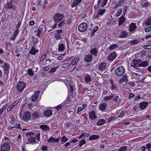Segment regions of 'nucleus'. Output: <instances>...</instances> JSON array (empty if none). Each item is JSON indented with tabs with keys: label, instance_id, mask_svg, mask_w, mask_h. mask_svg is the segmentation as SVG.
Listing matches in <instances>:
<instances>
[{
	"label": "nucleus",
	"instance_id": "1",
	"mask_svg": "<svg viewBox=\"0 0 151 151\" xmlns=\"http://www.w3.org/2000/svg\"><path fill=\"white\" fill-rule=\"evenodd\" d=\"M125 71V69L124 67L120 66L116 69L115 73L117 76H121L124 74Z\"/></svg>",
	"mask_w": 151,
	"mask_h": 151
},
{
	"label": "nucleus",
	"instance_id": "2",
	"mask_svg": "<svg viewBox=\"0 0 151 151\" xmlns=\"http://www.w3.org/2000/svg\"><path fill=\"white\" fill-rule=\"evenodd\" d=\"M64 16L63 15L61 14H55L53 17L55 22L58 23L62 21Z\"/></svg>",
	"mask_w": 151,
	"mask_h": 151
},
{
	"label": "nucleus",
	"instance_id": "3",
	"mask_svg": "<svg viewBox=\"0 0 151 151\" xmlns=\"http://www.w3.org/2000/svg\"><path fill=\"white\" fill-rule=\"evenodd\" d=\"M26 87V84L23 81L19 82L17 85V89L19 92H22Z\"/></svg>",
	"mask_w": 151,
	"mask_h": 151
},
{
	"label": "nucleus",
	"instance_id": "4",
	"mask_svg": "<svg viewBox=\"0 0 151 151\" xmlns=\"http://www.w3.org/2000/svg\"><path fill=\"white\" fill-rule=\"evenodd\" d=\"M14 1L11 0L5 6V8L7 9H11L13 11H15L16 9V6L14 5L13 3Z\"/></svg>",
	"mask_w": 151,
	"mask_h": 151
},
{
	"label": "nucleus",
	"instance_id": "5",
	"mask_svg": "<svg viewBox=\"0 0 151 151\" xmlns=\"http://www.w3.org/2000/svg\"><path fill=\"white\" fill-rule=\"evenodd\" d=\"M87 24L86 23H82L79 26L78 29L79 31L81 32H85L87 28Z\"/></svg>",
	"mask_w": 151,
	"mask_h": 151
},
{
	"label": "nucleus",
	"instance_id": "6",
	"mask_svg": "<svg viewBox=\"0 0 151 151\" xmlns=\"http://www.w3.org/2000/svg\"><path fill=\"white\" fill-rule=\"evenodd\" d=\"M1 151H10V146L8 142H5L2 145L1 148Z\"/></svg>",
	"mask_w": 151,
	"mask_h": 151
},
{
	"label": "nucleus",
	"instance_id": "7",
	"mask_svg": "<svg viewBox=\"0 0 151 151\" xmlns=\"http://www.w3.org/2000/svg\"><path fill=\"white\" fill-rule=\"evenodd\" d=\"M133 62H132L131 64V66L134 68L137 69L138 68L139 64L141 62V60H132Z\"/></svg>",
	"mask_w": 151,
	"mask_h": 151
},
{
	"label": "nucleus",
	"instance_id": "8",
	"mask_svg": "<svg viewBox=\"0 0 151 151\" xmlns=\"http://www.w3.org/2000/svg\"><path fill=\"white\" fill-rule=\"evenodd\" d=\"M2 67L3 68V70L4 71V74H6L8 75V71L9 70V64L7 63H4L3 66Z\"/></svg>",
	"mask_w": 151,
	"mask_h": 151
},
{
	"label": "nucleus",
	"instance_id": "9",
	"mask_svg": "<svg viewBox=\"0 0 151 151\" xmlns=\"http://www.w3.org/2000/svg\"><path fill=\"white\" fill-rule=\"evenodd\" d=\"M31 118L30 113L28 111H27L24 114L22 117L23 120L24 121H27L29 120Z\"/></svg>",
	"mask_w": 151,
	"mask_h": 151
},
{
	"label": "nucleus",
	"instance_id": "10",
	"mask_svg": "<svg viewBox=\"0 0 151 151\" xmlns=\"http://www.w3.org/2000/svg\"><path fill=\"white\" fill-rule=\"evenodd\" d=\"M148 103L147 102H143L140 103L139 107L141 110H144L147 107Z\"/></svg>",
	"mask_w": 151,
	"mask_h": 151
},
{
	"label": "nucleus",
	"instance_id": "11",
	"mask_svg": "<svg viewBox=\"0 0 151 151\" xmlns=\"http://www.w3.org/2000/svg\"><path fill=\"white\" fill-rule=\"evenodd\" d=\"M89 119L92 120H94L97 117L94 111H91L89 113Z\"/></svg>",
	"mask_w": 151,
	"mask_h": 151
},
{
	"label": "nucleus",
	"instance_id": "12",
	"mask_svg": "<svg viewBox=\"0 0 151 151\" xmlns=\"http://www.w3.org/2000/svg\"><path fill=\"white\" fill-rule=\"evenodd\" d=\"M39 93V91H37L35 92V94L32 96V101H34L37 99Z\"/></svg>",
	"mask_w": 151,
	"mask_h": 151
},
{
	"label": "nucleus",
	"instance_id": "13",
	"mask_svg": "<svg viewBox=\"0 0 151 151\" xmlns=\"http://www.w3.org/2000/svg\"><path fill=\"white\" fill-rule=\"evenodd\" d=\"M119 81L120 83H122L124 82H127V76L126 75H124L122 76V77L119 79Z\"/></svg>",
	"mask_w": 151,
	"mask_h": 151
},
{
	"label": "nucleus",
	"instance_id": "14",
	"mask_svg": "<svg viewBox=\"0 0 151 151\" xmlns=\"http://www.w3.org/2000/svg\"><path fill=\"white\" fill-rule=\"evenodd\" d=\"M116 55L114 52H112L110 54L108 57V59L109 60L112 61L116 57Z\"/></svg>",
	"mask_w": 151,
	"mask_h": 151
},
{
	"label": "nucleus",
	"instance_id": "15",
	"mask_svg": "<svg viewBox=\"0 0 151 151\" xmlns=\"http://www.w3.org/2000/svg\"><path fill=\"white\" fill-rule=\"evenodd\" d=\"M99 68L101 70H104L106 68V64L105 63H100L99 65Z\"/></svg>",
	"mask_w": 151,
	"mask_h": 151
},
{
	"label": "nucleus",
	"instance_id": "16",
	"mask_svg": "<svg viewBox=\"0 0 151 151\" xmlns=\"http://www.w3.org/2000/svg\"><path fill=\"white\" fill-rule=\"evenodd\" d=\"M136 28L135 24L134 23H132L129 24V30L132 32L134 31Z\"/></svg>",
	"mask_w": 151,
	"mask_h": 151
},
{
	"label": "nucleus",
	"instance_id": "17",
	"mask_svg": "<svg viewBox=\"0 0 151 151\" xmlns=\"http://www.w3.org/2000/svg\"><path fill=\"white\" fill-rule=\"evenodd\" d=\"M92 55H86L84 58V60L87 62H90L92 60Z\"/></svg>",
	"mask_w": 151,
	"mask_h": 151
},
{
	"label": "nucleus",
	"instance_id": "18",
	"mask_svg": "<svg viewBox=\"0 0 151 151\" xmlns=\"http://www.w3.org/2000/svg\"><path fill=\"white\" fill-rule=\"evenodd\" d=\"M106 106L107 104L106 103H104L100 104L99 106L100 109L101 111L104 110L106 109Z\"/></svg>",
	"mask_w": 151,
	"mask_h": 151
},
{
	"label": "nucleus",
	"instance_id": "19",
	"mask_svg": "<svg viewBox=\"0 0 151 151\" xmlns=\"http://www.w3.org/2000/svg\"><path fill=\"white\" fill-rule=\"evenodd\" d=\"M38 50L35 49V47L33 46L30 50L29 52L33 55H35L38 52Z\"/></svg>",
	"mask_w": 151,
	"mask_h": 151
},
{
	"label": "nucleus",
	"instance_id": "20",
	"mask_svg": "<svg viewBox=\"0 0 151 151\" xmlns=\"http://www.w3.org/2000/svg\"><path fill=\"white\" fill-rule=\"evenodd\" d=\"M79 58L78 57H76L74 58L71 61V64L72 65H75L78 63L79 61Z\"/></svg>",
	"mask_w": 151,
	"mask_h": 151
},
{
	"label": "nucleus",
	"instance_id": "21",
	"mask_svg": "<svg viewBox=\"0 0 151 151\" xmlns=\"http://www.w3.org/2000/svg\"><path fill=\"white\" fill-rule=\"evenodd\" d=\"M52 114V111L51 110H47L44 112V115L46 116H51Z\"/></svg>",
	"mask_w": 151,
	"mask_h": 151
},
{
	"label": "nucleus",
	"instance_id": "22",
	"mask_svg": "<svg viewBox=\"0 0 151 151\" xmlns=\"http://www.w3.org/2000/svg\"><path fill=\"white\" fill-rule=\"evenodd\" d=\"M40 128L42 130H45L46 131H49L50 129L49 128L47 125H45L40 126Z\"/></svg>",
	"mask_w": 151,
	"mask_h": 151
},
{
	"label": "nucleus",
	"instance_id": "23",
	"mask_svg": "<svg viewBox=\"0 0 151 151\" xmlns=\"http://www.w3.org/2000/svg\"><path fill=\"white\" fill-rule=\"evenodd\" d=\"M82 0H75L71 4V6L72 7H74L76 5H77L78 3L81 2Z\"/></svg>",
	"mask_w": 151,
	"mask_h": 151
},
{
	"label": "nucleus",
	"instance_id": "24",
	"mask_svg": "<svg viewBox=\"0 0 151 151\" xmlns=\"http://www.w3.org/2000/svg\"><path fill=\"white\" fill-rule=\"evenodd\" d=\"M148 63L147 61H144L141 63H140L139 66V67H145L148 66Z\"/></svg>",
	"mask_w": 151,
	"mask_h": 151
},
{
	"label": "nucleus",
	"instance_id": "25",
	"mask_svg": "<svg viewBox=\"0 0 151 151\" xmlns=\"http://www.w3.org/2000/svg\"><path fill=\"white\" fill-rule=\"evenodd\" d=\"M32 116L34 119H36L39 117L40 114L37 112H35L33 113Z\"/></svg>",
	"mask_w": 151,
	"mask_h": 151
},
{
	"label": "nucleus",
	"instance_id": "26",
	"mask_svg": "<svg viewBox=\"0 0 151 151\" xmlns=\"http://www.w3.org/2000/svg\"><path fill=\"white\" fill-rule=\"evenodd\" d=\"M59 140V139H55V138H53L52 137H51L49 139L48 142L51 143L53 141H54L55 142H58Z\"/></svg>",
	"mask_w": 151,
	"mask_h": 151
},
{
	"label": "nucleus",
	"instance_id": "27",
	"mask_svg": "<svg viewBox=\"0 0 151 151\" xmlns=\"http://www.w3.org/2000/svg\"><path fill=\"white\" fill-rule=\"evenodd\" d=\"M106 122L105 120L103 119L99 120L97 122V125L99 126L101 125Z\"/></svg>",
	"mask_w": 151,
	"mask_h": 151
},
{
	"label": "nucleus",
	"instance_id": "28",
	"mask_svg": "<svg viewBox=\"0 0 151 151\" xmlns=\"http://www.w3.org/2000/svg\"><path fill=\"white\" fill-rule=\"evenodd\" d=\"M125 19L124 17L122 16L119 18V26L123 24L125 21Z\"/></svg>",
	"mask_w": 151,
	"mask_h": 151
},
{
	"label": "nucleus",
	"instance_id": "29",
	"mask_svg": "<svg viewBox=\"0 0 151 151\" xmlns=\"http://www.w3.org/2000/svg\"><path fill=\"white\" fill-rule=\"evenodd\" d=\"M99 137V136L97 135H93L92 136H90L89 138V139L90 140L96 139Z\"/></svg>",
	"mask_w": 151,
	"mask_h": 151
},
{
	"label": "nucleus",
	"instance_id": "30",
	"mask_svg": "<svg viewBox=\"0 0 151 151\" xmlns=\"http://www.w3.org/2000/svg\"><path fill=\"white\" fill-rule=\"evenodd\" d=\"M114 96V95L111 94V96H106L104 98V99L105 101H107L108 100H110L111 99H112Z\"/></svg>",
	"mask_w": 151,
	"mask_h": 151
},
{
	"label": "nucleus",
	"instance_id": "31",
	"mask_svg": "<svg viewBox=\"0 0 151 151\" xmlns=\"http://www.w3.org/2000/svg\"><path fill=\"white\" fill-rule=\"evenodd\" d=\"M90 132H88L87 133L85 132L84 133H82V134H81V135L80 136V137H79V138H82L83 137V136L88 137L90 135Z\"/></svg>",
	"mask_w": 151,
	"mask_h": 151
},
{
	"label": "nucleus",
	"instance_id": "32",
	"mask_svg": "<svg viewBox=\"0 0 151 151\" xmlns=\"http://www.w3.org/2000/svg\"><path fill=\"white\" fill-rule=\"evenodd\" d=\"M36 142V141L35 140V138L34 137H31L28 138V142L32 143L34 142Z\"/></svg>",
	"mask_w": 151,
	"mask_h": 151
},
{
	"label": "nucleus",
	"instance_id": "33",
	"mask_svg": "<svg viewBox=\"0 0 151 151\" xmlns=\"http://www.w3.org/2000/svg\"><path fill=\"white\" fill-rule=\"evenodd\" d=\"M145 24L147 25H151V17L148 19L145 22Z\"/></svg>",
	"mask_w": 151,
	"mask_h": 151
},
{
	"label": "nucleus",
	"instance_id": "34",
	"mask_svg": "<svg viewBox=\"0 0 151 151\" xmlns=\"http://www.w3.org/2000/svg\"><path fill=\"white\" fill-rule=\"evenodd\" d=\"M127 35V33L125 31H122L121 32V34L120 35V38H124L126 37Z\"/></svg>",
	"mask_w": 151,
	"mask_h": 151
},
{
	"label": "nucleus",
	"instance_id": "35",
	"mask_svg": "<svg viewBox=\"0 0 151 151\" xmlns=\"http://www.w3.org/2000/svg\"><path fill=\"white\" fill-rule=\"evenodd\" d=\"M91 53L94 55H96L97 53V49L96 48H93L91 51Z\"/></svg>",
	"mask_w": 151,
	"mask_h": 151
},
{
	"label": "nucleus",
	"instance_id": "36",
	"mask_svg": "<svg viewBox=\"0 0 151 151\" xmlns=\"http://www.w3.org/2000/svg\"><path fill=\"white\" fill-rule=\"evenodd\" d=\"M68 140V139L66 138L65 136H63L61 138V140L62 144H63L65 142H66Z\"/></svg>",
	"mask_w": 151,
	"mask_h": 151
},
{
	"label": "nucleus",
	"instance_id": "37",
	"mask_svg": "<svg viewBox=\"0 0 151 151\" xmlns=\"http://www.w3.org/2000/svg\"><path fill=\"white\" fill-rule=\"evenodd\" d=\"M118 47V45L115 44H113L111 45L109 47V49L110 50H113L115 48H116Z\"/></svg>",
	"mask_w": 151,
	"mask_h": 151
},
{
	"label": "nucleus",
	"instance_id": "38",
	"mask_svg": "<svg viewBox=\"0 0 151 151\" xmlns=\"http://www.w3.org/2000/svg\"><path fill=\"white\" fill-rule=\"evenodd\" d=\"M64 46L63 44H60L58 47V50L60 51H61L64 49Z\"/></svg>",
	"mask_w": 151,
	"mask_h": 151
},
{
	"label": "nucleus",
	"instance_id": "39",
	"mask_svg": "<svg viewBox=\"0 0 151 151\" xmlns=\"http://www.w3.org/2000/svg\"><path fill=\"white\" fill-rule=\"evenodd\" d=\"M84 80L86 81L87 83H88L91 81V78L89 76H87L85 77Z\"/></svg>",
	"mask_w": 151,
	"mask_h": 151
},
{
	"label": "nucleus",
	"instance_id": "40",
	"mask_svg": "<svg viewBox=\"0 0 151 151\" xmlns=\"http://www.w3.org/2000/svg\"><path fill=\"white\" fill-rule=\"evenodd\" d=\"M105 9H99L98 10V14L99 15H102V14L104 13Z\"/></svg>",
	"mask_w": 151,
	"mask_h": 151
},
{
	"label": "nucleus",
	"instance_id": "41",
	"mask_svg": "<svg viewBox=\"0 0 151 151\" xmlns=\"http://www.w3.org/2000/svg\"><path fill=\"white\" fill-rule=\"evenodd\" d=\"M55 36L57 40H59L60 39V35L58 33H55Z\"/></svg>",
	"mask_w": 151,
	"mask_h": 151
},
{
	"label": "nucleus",
	"instance_id": "42",
	"mask_svg": "<svg viewBox=\"0 0 151 151\" xmlns=\"http://www.w3.org/2000/svg\"><path fill=\"white\" fill-rule=\"evenodd\" d=\"M122 9H119L116 13V17H118L122 13Z\"/></svg>",
	"mask_w": 151,
	"mask_h": 151
},
{
	"label": "nucleus",
	"instance_id": "43",
	"mask_svg": "<svg viewBox=\"0 0 151 151\" xmlns=\"http://www.w3.org/2000/svg\"><path fill=\"white\" fill-rule=\"evenodd\" d=\"M70 65V64L66 63L63 65L62 67L63 68H68Z\"/></svg>",
	"mask_w": 151,
	"mask_h": 151
},
{
	"label": "nucleus",
	"instance_id": "44",
	"mask_svg": "<svg viewBox=\"0 0 151 151\" xmlns=\"http://www.w3.org/2000/svg\"><path fill=\"white\" fill-rule=\"evenodd\" d=\"M145 31L146 32H148L151 31V26L145 28Z\"/></svg>",
	"mask_w": 151,
	"mask_h": 151
},
{
	"label": "nucleus",
	"instance_id": "45",
	"mask_svg": "<svg viewBox=\"0 0 151 151\" xmlns=\"http://www.w3.org/2000/svg\"><path fill=\"white\" fill-rule=\"evenodd\" d=\"M86 142L85 141V140L83 139L81 140L80 142L79 143V145L80 147L82 146L83 145L85 144Z\"/></svg>",
	"mask_w": 151,
	"mask_h": 151
},
{
	"label": "nucleus",
	"instance_id": "46",
	"mask_svg": "<svg viewBox=\"0 0 151 151\" xmlns=\"http://www.w3.org/2000/svg\"><path fill=\"white\" fill-rule=\"evenodd\" d=\"M48 4V1L47 0H45L44 2H43V5L42 8L43 9H45V6L46 5Z\"/></svg>",
	"mask_w": 151,
	"mask_h": 151
},
{
	"label": "nucleus",
	"instance_id": "47",
	"mask_svg": "<svg viewBox=\"0 0 151 151\" xmlns=\"http://www.w3.org/2000/svg\"><path fill=\"white\" fill-rule=\"evenodd\" d=\"M139 42V41L137 40H134V41H132L130 42V43L131 44L133 45H136Z\"/></svg>",
	"mask_w": 151,
	"mask_h": 151
},
{
	"label": "nucleus",
	"instance_id": "48",
	"mask_svg": "<svg viewBox=\"0 0 151 151\" xmlns=\"http://www.w3.org/2000/svg\"><path fill=\"white\" fill-rule=\"evenodd\" d=\"M107 0H104L100 5L101 6H105L107 3Z\"/></svg>",
	"mask_w": 151,
	"mask_h": 151
},
{
	"label": "nucleus",
	"instance_id": "49",
	"mask_svg": "<svg viewBox=\"0 0 151 151\" xmlns=\"http://www.w3.org/2000/svg\"><path fill=\"white\" fill-rule=\"evenodd\" d=\"M126 146H124L121 147L120 148L119 150L118 151H126Z\"/></svg>",
	"mask_w": 151,
	"mask_h": 151
},
{
	"label": "nucleus",
	"instance_id": "50",
	"mask_svg": "<svg viewBox=\"0 0 151 151\" xmlns=\"http://www.w3.org/2000/svg\"><path fill=\"white\" fill-rule=\"evenodd\" d=\"M27 72L30 75L32 76L33 75V72L31 69H28Z\"/></svg>",
	"mask_w": 151,
	"mask_h": 151
},
{
	"label": "nucleus",
	"instance_id": "51",
	"mask_svg": "<svg viewBox=\"0 0 151 151\" xmlns=\"http://www.w3.org/2000/svg\"><path fill=\"white\" fill-rule=\"evenodd\" d=\"M47 146H42V150L43 151H46L47 150Z\"/></svg>",
	"mask_w": 151,
	"mask_h": 151
},
{
	"label": "nucleus",
	"instance_id": "52",
	"mask_svg": "<svg viewBox=\"0 0 151 151\" xmlns=\"http://www.w3.org/2000/svg\"><path fill=\"white\" fill-rule=\"evenodd\" d=\"M83 109L81 107H79L77 109V113H78L79 112L82 111V110H83Z\"/></svg>",
	"mask_w": 151,
	"mask_h": 151
},
{
	"label": "nucleus",
	"instance_id": "53",
	"mask_svg": "<svg viewBox=\"0 0 151 151\" xmlns=\"http://www.w3.org/2000/svg\"><path fill=\"white\" fill-rule=\"evenodd\" d=\"M19 30L17 29L16 31L14 32L13 34V36L14 37H16L18 32Z\"/></svg>",
	"mask_w": 151,
	"mask_h": 151
},
{
	"label": "nucleus",
	"instance_id": "54",
	"mask_svg": "<svg viewBox=\"0 0 151 151\" xmlns=\"http://www.w3.org/2000/svg\"><path fill=\"white\" fill-rule=\"evenodd\" d=\"M65 24V23L64 21H62L61 22H60V23L58 24V26L59 27H61V26L64 25Z\"/></svg>",
	"mask_w": 151,
	"mask_h": 151
},
{
	"label": "nucleus",
	"instance_id": "55",
	"mask_svg": "<svg viewBox=\"0 0 151 151\" xmlns=\"http://www.w3.org/2000/svg\"><path fill=\"white\" fill-rule=\"evenodd\" d=\"M57 68V67L52 68L50 70V72H54L56 70Z\"/></svg>",
	"mask_w": 151,
	"mask_h": 151
},
{
	"label": "nucleus",
	"instance_id": "56",
	"mask_svg": "<svg viewBox=\"0 0 151 151\" xmlns=\"http://www.w3.org/2000/svg\"><path fill=\"white\" fill-rule=\"evenodd\" d=\"M62 107V106L60 104L56 107H55L54 108H56L57 110L61 109Z\"/></svg>",
	"mask_w": 151,
	"mask_h": 151
},
{
	"label": "nucleus",
	"instance_id": "57",
	"mask_svg": "<svg viewBox=\"0 0 151 151\" xmlns=\"http://www.w3.org/2000/svg\"><path fill=\"white\" fill-rule=\"evenodd\" d=\"M125 114V112L124 111H122L121 114L119 115L118 117H123Z\"/></svg>",
	"mask_w": 151,
	"mask_h": 151
},
{
	"label": "nucleus",
	"instance_id": "58",
	"mask_svg": "<svg viewBox=\"0 0 151 151\" xmlns=\"http://www.w3.org/2000/svg\"><path fill=\"white\" fill-rule=\"evenodd\" d=\"M21 24V22H18V24L16 25V29H19V27L20 26Z\"/></svg>",
	"mask_w": 151,
	"mask_h": 151
},
{
	"label": "nucleus",
	"instance_id": "59",
	"mask_svg": "<svg viewBox=\"0 0 151 151\" xmlns=\"http://www.w3.org/2000/svg\"><path fill=\"white\" fill-rule=\"evenodd\" d=\"M145 77L142 78L140 80H138V82L143 83L144 82V80L145 79Z\"/></svg>",
	"mask_w": 151,
	"mask_h": 151
},
{
	"label": "nucleus",
	"instance_id": "60",
	"mask_svg": "<svg viewBox=\"0 0 151 151\" xmlns=\"http://www.w3.org/2000/svg\"><path fill=\"white\" fill-rule=\"evenodd\" d=\"M99 27L98 26H96L95 27V28L93 29V31L92 32H93V33H95L96 31L98 29Z\"/></svg>",
	"mask_w": 151,
	"mask_h": 151
},
{
	"label": "nucleus",
	"instance_id": "61",
	"mask_svg": "<svg viewBox=\"0 0 151 151\" xmlns=\"http://www.w3.org/2000/svg\"><path fill=\"white\" fill-rule=\"evenodd\" d=\"M151 147V145L150 143H148L146 145V148L148 150Z\"/></svg>",
	"mask_w": 151,
	"mask_h": 151
},
{
	"label": "nucleus",
	"instance_id": "62",
	"mask_svg": "<svg viewBox=\"0 0 151 151\" xmlns=\"http://www.w3.org/2000/svg\"><path fill=\"white\" fill-rule=\"evenodd\" d=\"M149 3L148 2H145L144 4H143V7H146L147 6L149 5Z\"/></svg>",
	"mask_w": 151,
	"mask_h": 151
},
{
	"label": "nucleus",
	"instance_id": "63",
	"mask_svg": "<svg viewBox=\"0 0 151 151\" xmlns=\"http://www.w3.org/2000/svg\"><path fill=\"white\" fill-rule=\"evenodd\" d=\"M20 124H19L17 125L16 126L14 127H15L17 128V129H22L21 127H20Z\"/></svg>",
	"mask_w": 151,
	"mask_h": 151
},
{
	"label": "nucleus",
	"instance_id": "64",
	"mask_svg": "<svg viewBox=\"0 0 151 151\" xmlns=\"http://www.w3.org/2000/svg\"><path fill=\"white\" fill-rule=\"evenodd\" d=\"M46 56L45 54L43 55L41 58V60L42 61L45 58Z\"/></svg>",
	"mask_w": 151,
	"mask_h": 151
}]
</instances>
